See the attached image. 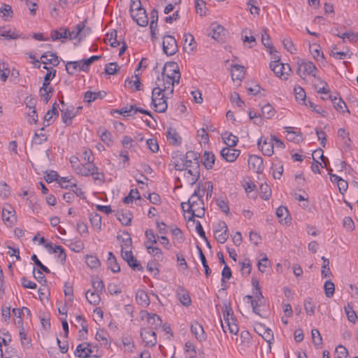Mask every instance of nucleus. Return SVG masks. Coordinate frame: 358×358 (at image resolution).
Here are the masks:
<instances>
[{
	"instance_id": "49530a36",
	"label": "nucleus",
	"mask_w": 358,
	"mask_h": 358,
	"mask_svg": "<svg viewBox=\"0 0 358 358\" xmlns=\"http://www.w3.org/2000/svg\"><path fill=\"white\" fill-rule=\"evenodd\" d=\"M86 263L91 268H97L100 266L99 259L93 255H87L86 257Z\"/></svg>"
},
{
	"instance_id": "cd10ccee",
	"label": "nucleus",
	"mask_w": 358,
	"mask_h": 358,
	"mask_svg": "<svg viewBox=\"0 0 358 358\" xmlns=\"http://www.w3.org/2000/svg\"><path fill=\"white\" fill-rule=\"evenodd\" d=\"M203 164L207 169H211L215 164V157L213 152L205 151Z\"/></svg>"
},
{
	"instance_id": "680f3d73",
	"label": "nucleus",
	"mask_w": 358,
	"mask_h": 358,
	"mask_svg": "<svg viewBox=\"0 0 358 358\" xmlns=\"http://www.w3.org/2000/svg\"><path fill=\"white\" fill-rule=\"evenodd\" d=\"M230 100L233 103H236L238 106L240 108H243L245 104L244 101L241 100L239 94L236 92L231 94Z\"/></svg>"
},
{
	"instance_id": "052dcab7",
	"label": "nucleus",
	"mask_w": 358,
	"mask_h": 358,
	"mask_svg": "<svg viewBox=\"0 0 358 358\" xmlns=\"http://www.w3.org/2000/svg\"><path fill=\"white\" fill-rule=\"evenodd\" d=\"M343 225L350 231H352L355 228V223L350 217H345L343 218Z\"/></svg>"
},
{
	"instance_id": "de8ad7c7",
	"label": "nucleus",
	"mask_w": 358,
	"mask_h": 358,
	"mask_svg": "<svg viewBox=\"0 0 358 358\" xmlns=\"http://www.w3.org/2000/svg\"><path fill=\"white\" fill-rule=\"evenodd\" d=\"M197 249L199 251V257H200L202 265L205 269L206 275L208 277L210 275V273H211V270L210 269V268L207 264L206 257H205L201 248L199 246H197Z\"/></svg>"
},
{
	"instance_id": "c03bdc74",
	"label": "nucleus",
	"mask_w": 358,
	"mask_h": 358,
	"mask_svg": "<svg viewBox=\"0 0 358 358\" xmlns=\"http://www.w3.org/2000/svg\"><path fill=\"white\" fill-rule=\"evenodd\" d=\"M56 75V70H53L52 71H50L46 73L44 78V82L43 83V86L40 89V92L45 91L48 86L50 85V81L53 79V78Z\"/></svg>"
},
{
	"instance_id": "423d86ee",
	"label": "nucleus",
	"mask_w": 358,
	"mask_h": 358,
	"mask_svg": "<svg viewBox=\"0 0 358 358\" xmlns=\"http://www.w3.org/2000/svg\"><path fill=\"white\" fill-rule=\"evenodd\" d=\"M184 176L189 184H194L200 176V164L193 162V164L185 166Z\"/></svg>"
},
{
	"instance_id": "4d7b16f0",
	"label": "nucleus",
	"mask_w": 358,
	"mask_h": 358,
	"mask_svg": "<svg viewBox=\"0 0 358 358\" xmlns=\"http://www.w3.org/2000/svg\"><path fill=\"white\" fill-rule=\"evenodd\" d=\"M9 73V70L7 68V64L4 62H0V78L3 82L7 80Z\"/></svg>"
},
{
	"instance_id": "ea45409f",
	"label": "nucleus",
	"mask_w": 358,
	"mask_h": 358,
	"mask_svg": "<svg viewBox=\"0 0 358 358\" xmlns=\"http://www.w3.org/2000/svg\"><path fill=\"white\" fill-rule=\"evenodd\" d=\"M295 97L297 101H302L303 104L308 105L306 102V92L300 86H296L294 87Z\"/></svg>"
},
{
	"instance_id": "8fccbe9b",
	"label": "nucleus",
	"mask_w": 358,
	"mask_h": 358,
	"mask_svg": "<svg viewBox=\"0 0 358 358\" xmlns=\"http://www.w3.org/2000/svg\"><path fill=\"white\" fill-rule=\"evenodd\" d=\"M345 311L346 313L348 320L351 322L355 323L357 316L356 313L353 310L352 307L350 304H348V306L345 307Z\"/></svg>"
},
{
	"instance_id": "4be33fe9",
	"label": "nucleus",
	"mask_w": 358,
	"mask_h": 358,
	"mask_svg": "<svg viewBox=\"0 0 358 358\" xmlns=\"http://www.w3.org/2000/svg\"><path fill=\"white\" fill-rule=\"evenodd\" d=\"M329 98L332 101L334 106L337 111H346L350 113V110L348 109L346 103L341 98H339L338 99L336 97L332 98L331 95H329Z\"/></svg>"
},
{
	"instance_id": "7c9ffc66",
	"label": "nucleus",
	"mask_w": 358,
	"mask_h": 358,
	"mask_svg": "<svg viewBox=\"0 0 358 358\" xmlns=\"http://www.w3.org/2000/svg\"><path fill=\"white\" fill-rule=\"evenodd\" d=\"M45 248L49 251L52 252L53 253H56L58 251L59 252V257L61 258L62 261H65L66 259V254L64 252V250L59 245H55L53 247L51 243H46L45 244Z\"/></svg>"
},
{
	"instance_id": "ddd939ff",
	"label": "nucleus",
	"mask_w": 358,
	"mask_h": 358,
	"mask_svg": "<svg viewBox=\"0 0 358 358\" xmlns=\"http://www.w3.org/2000/svg\"><path fill=\"white\" fill-rule=\"evenodd\" d=\"M133 20L141 27H145L148 24V18L144 8L136 10V12L130 13Z\"/></svg>"
},
{
	"instance_id": "09e8293b",
	"label": "nucleus",
	"mask_w": 358,
	"mask_h": 358,
	"mask_svg": "<svg viewBox=\"0 0 358 358\" xmlns=\"http://www.w3.org/2000/svg\"><path fill=\"white\" fill-rule=\"evenodd\" d=\"M92 286L94 289V291L97 292H103L105 290V287L103 282L98 277H96L92 279Z\"/></svg>"
},
{
	"instance_id": "2f4dec72",
	"label": "nucleus",
	"mask_w": 358,
	"mask_h": 358,
	"mask_svg": "<svg viewBox=\"0 0 358 358\" xmlns=\"http://www.w3.org/2000/svg\"><path fill=\"white\" fill-rule=\"evenodd\" d=\"M166 136L173 145H179L181 143V138L175 129H169Z\"/></svg>"
},
{
	"instance_id": "69168bd1",
	"label": "nucleus",
	"mask_w": 358,
	"mask_h": 358,
	"mask_svg": "<svg viewBox=\"0 0 358 358\" xmlns=\"http://www.w3.org/2000/svg\"><path fill=\"white\" fill-rule=\"evenodd\" d=\"M228 328L229 331L232 334H236L238 331V325L234 322L233 317H231V321L225 322Z\"/></svg>"
},
{
	"instance_id": "4468645a",
	"label": "nucleus",
	"mask_w": 358,
	"mask_h": 358,
	"mask_svg": "<svg viewBox=\"0 0 358 358\" xmlns=\"http://www.w3.org/2000/svg\"><path fill=\"white\" fill-rule=\"evenodd\" d=\"M96 171H98V167L94 166L93 164L87 163L85 165L78 164L76 171L80 175L88 176L94 175V173Z\"/></svg>"
},
{
	"instance_id": "393cba45",
	"label": "nucleus",
	"mask_w": 358,
	"mask_h": 358,
	"mask_svg": "<svg viewBox=\"0 0 358 358\" xmlns=\"http://www.w3.org/2000/svg\"><path fill=\"white\" fill-rule=\"evenodd\" d=\"M184 49L189 52L194 50L195 48L194 38L191 34H185L184 36Z\"/></svg>"
},
{
	"instance_id": "338daca9",
	"label": "nucleus",
	"mask_w": 358,
	"mask_h": 358,
	"mask_svg": "<svg viewBox=\"0 0 358 358\" xmlns=\"http://www.w3.org/2000/svg\"><path fill=\"white\" fill-rule=\"evenodd\" d=\"M124 350L131 352L134 348V343L129 338H124L122 340Z\"/></svg>"
},
{
	"instance_id": "412c9836",
	"label": "nucleus",
	"mask_w": 358,
	"mask_h": 358,
	"mask_svg": "<svg viewBox=\"0 0 358 358\" xmlns=\"http://www.w3.org/2000/svg\"><path fill=\"white\" fill-rule=\"evenodd\" d=\"M106 95V93L104 91H100L97 92L87 91L84 94V101H87V103H91L97 99L103 98Z\"/></svg>"
},
{
	"instance_id": "9b49d317",
	"label": "nucleus",
	"mask_w": 358,
	"mask_h": 358,
	"mask_svg": "<svg viewBox=\"0 0 358 358\" xmlns=\"http://www.w3.org/2000/svg\"><path fill=\"white\" fill-rule=\"evenodd\" d=\"M248 166L254 172L261 173L264 169L263 159L257 155H250L248 158Z\"/></svg>"
},
{
	"instance_id": "f704fd0d",
	"label": "nucleus",
	"mask_w": 358,
	"mask_h": 358,
	"mask_svg": "<svg viewBox=\"0 0 358 358\" xmlns=\"http://www.w3.org/2000/svg\"><path fill=\"white\" fill-rule=\"evenodd\" d=\"M106 42L108 43L112 47H117L120 42L117 40V31L113 30L108 33L105 38Z\"/></svg>"
},
{
	"instance_id": "473e14b6",
	"label": "nucleus",
	"mask_w": 358,
	"mask_h": 358,
	"mask_svg": "<svg viewBox=\"0 0 358 358\" xmlns=\"http://www.w3.org/2000/svg\"><path fill=\"white\" fill-rule=\"evenodd\" d=\"M99 293L100 292H97L96 291H87L85 294V296L90 304L95 306L97 305L101 301Z\"/></svg>"
},
{
	"instance_id": "bb28decb",
	"label": "nucleus",
	"mask_w": 358,
	"mask_h": 358,
	"mask_svg": "<svg viewBox=\"0 0 358 358\" xmlns=\"http://www.w3.org/2000/svg\"><path fill=\"white\" fill-rule=\"evenodd\" d=\"M244 67L241 65H234L231 69V78L234 80H241L244 78Z\"/></svg>"
},
{
	"instance_id": "e2e57ef3",
	"label": "nucleus",
	"mask_w": 358,
	"mask_h": 358,
	"mask_svg": "<svg viewBox=\"0 0 358 358\" xmlns=\"http://www.w3.org/2000/svg\"><path fill=\"white\" fill-rule=\"evenodd\" d=\"M283 45L285 48L287 49L288 52H289L291 54H294L296 52V48L293 45L292 41L290 40V38H285L282 41Z\"/></svg>"
},
{
	"instance_id": "6e6d98bb",
	"label": "nucleus",
	"mask_w": 358,
	"mask_h": 358,
	"mask_svg": "<svg viewBox=\"0 0 358 358\" xmlns=\"http://www.w3.org/2000/svg\"><path fill=\"white\" fill-rule=\"evenodd\" d=\"M335 353L336 354V358H347L348 356L347 348L342 345H339L336 348Z\"/></svg>"
},
{
	"instance_id": "e433bc0d",
	"label": "nucleus",
	"mask_w": 358,
	"mask_h": 358,
	"mask_svg": "<svg viewBox=\"0 0 358 358\" xmlns=\"http://www.w3.org/2000/svg\"><path fill=\"white\" fill-rule=\"evenodd\" d=\"M98 134H99L101 141L105 143L107 145H109L110 143H112V135L106 129L103 128H99L97 131Z\"/></svg>"
},
{
	"instance_id": "774afa93",
	"label": "nucleus",
	"mask_w": 358,
	"mask_h": 358,
	"mask_svg": "<svg viewBox=\"0 0 358 358\" xmlns=\"http://www.w3.org/2000/svg\"><path fill=\"white\" fill-rule=\"evenodd\" d=\"M108 264L113 272L117 273L120 271V267L117 263L115 257L108 258Z\"/></svg>"
},
{
	"instance_id": "dca6fc26",
	"label": "nucleus",
	"mask_w": 358,
	"mask_h": 358,
	"mask_svg": "<svg viewBox=\"0 0 358 358\" xmlns=\"http://www.w3.org/2000/svg\"><path fill=\"white\" fill-rule=\"evenodd\" d=\"M41 62L44 64H52L56 66L59 64V61L55 53L52 52H46L41 57Z\"/></svg>"
},
{
	"instance_id": "7ed1b4c3",
	"label": "nucleus",
	"mask_w": 358,
	"mask_h": 358,
	"mask_svg": "<svg viewBox=\"0 0 358 358\" xmlns=\"http://www.w3.org/2000/svg\"><path fill=\"white\" fill-rule=\"evenodd\" d=\"M180 78V73L177 63L168 62L164 65L161 76L157 77L155 83L159 81L167 88L174 90V85L179 83Z\"/></svg>"
},
{
	"instance_id": "a878e982",
	"label": "nucleus",
	"mask_w": 358,
	"mask_h": 358,
	"mask_svg": "<svg viewBox=\"0 0 358 358\" xmlns=\"http://www.w3.org/2000/svg\"><path fill=\"white\" fill-rule=\"evenodd\" d=\"M136 301L143 307H146L150 304V299L146 292L142 289H139L136 295Z\"/></svg>"
},
{
	"instance_id": "603ef678",
	"label": "nucleus",
	"mask_w": 358,
	"mask_h": 358,
	"mask_svg": "<svg viewBox=\"0 0 358 358\" xmlns=\"http://www.w3.org/2000/svg\"><path fill=\"white\" fill-rule=\"evenodd\" d=\"M324 288L325 294L327 297H331L334 295L335 286L331 280H327L325 282Z\"/></svg>"
},
{
	"instance_id": "f3484780",
	"label": "nucleus",
	"mask_w": 358,
	"mask_h": 358,
	"mask_svg": "<svg viewBox=\"0 0 358 358\" xmlns=\"http://www.w3.org/2000/svg\"><path fill=\"white\" fill-rule=\"evenodd\" d=\"M191 331L199 341L205 340L206 337L203 328L198 322H194L192 324Z\"/></svg>"
},
{
	"instance_id": "58836bf2",
	"label": "nucleus",
	"mask_w": 358,
	"mask_h": 358,
	"mask_svg": "<svg viewBox=\"0 0 358 358\" xmlns=\"http://www.w3.org/2000/svg\"><path fill=\"white\" fill-rule=\"evenodd\" d=\"M282 63H279V61H273L270 63V68L275 75L278 77L282 78Z\"/></svg>"
},
{
	"instance_id": "a211bd4d",
	"label": "nucleus",
	"mask_w": 358,
	"mask_h": 358,
	"mask_svg": "<svg viewBox=\"0 0 358 358\" xmlns=\"http://www.w3.org/2000/svg\"><path fill=\"white\" fill-rule=\"evenodd\" d=\"M286 132L287 133V140L294 143H299L302 141V134L300 132H296L294 130L293 127H285Z\"/></svg>"
},
{
	"instance_id": "72a5a7b5",
	"label": "nucleus",
	"mask_w": 358,
	"mask_h": 358,
	"mask_svg": "<svg viewBox=\"0 0 358 358\" xmlns=\"http://www.w3.org/2000/svg\"><path fill=\"white\" fill-rule=\"evenodd\" d=\"M275 114L274 108L270 104L266 103L262 107V115L266 119L272 118Z\"/></svg>"
},
{
	"instance_id": "5701e85b",
	"label": "nucleus",
	"mask_w": 358,
	"mask_h": 358,
	"mask_svg": "<svg viewBox=\"0 0 358 358\" xmlns=\"http://www.w3.org/2000/svg\"><path fill=\"white\" fill-rule=\"evenodd\" d=\"M222 138L227 147L234 148L236 145L238 138L236 136L229 132H224L222 134Z\"/></svg>"
},
{
	"instance_id": "a18cd8bd",
	"label": "nucleus",
	"mask_w": 358,
	"mask_h": 358,
	"mask_svg": "<svg viewBox=\"0 0 358 358\" xmlns=\"http://www.w3.org/2000/svg\"><path fill=\"white\" fill-rule=\"evenodd\" d=\"M260 194L261 197L264 200H268L270 198L271 195V189L266 183H264L260 185Z\"/></svg>"
},
{
	"instance_id": "1a4fd4ad",
	"label": "nucleus",
	"mask_w": 358,
	"mask_h": 358,
	"mask_svg": "<svg viewBox=\"0 0 358 358\" xmlns=\"http://www.w3.org/2000/svg\"><path fill=\"white\" fill-rule=\"evenodd\" d=\"M258 147L263 154L266 156H271L273 154V141L271 139L260 138L258 141Z\"/></svg>"
},
{
	"instance_id": "2eb2a0df",
	"label": "nucleus",
	"mask_w": 358,
	"mask_h": 358,
	"mask_svg": "<svg viewBox=\"0 0 358 358\" xmlns=\"http://www.w3.org/2000/svg\"><path fill=\"white\" fill-rule=\"evenodd\" d=\"M124 260H125L128 265L133 268L134 270L142 271L143 267L140 264V263L137 261V259L134 257L132 252L129 253L128 252H125V254L122 256Z\"/></svg>"
},
{
	"instance_id": "4c0bfd02",
	"label": "nucleus",
	"mask_w": 358,
	"mask_h": 358,
	"mask_svg": "<svg viewBox=\"0 0 358 358\" xmlns=\"http://www.w3.org/2000/svg\"><path fill=\"white\" fill-rule=\"evenodd\" d=\"M322 271L321 274L323 278H327L331 275V272L329 268V259L326 258L325 257H322Z\"/></svg>"
},
{
	"instance_id": "0eeeda50",
	"label": "nucleus",
	"mask_w": 358,
	"mask_h": 358,
	"mask_svg": "<svg viewBox=\"0 0 358 358\" xmlns=\"http://www.w3.org/2000/svg\"><path fill=\"white\" fill-rule=\"evenodd\" d=\"M163 51L167 55H173L178 51V45L175 38L167 35L163 38Z\"/></svg>"
},
{
	"instance_id": "20e7f679",
	"label": "nucleus",
	"mask_w": 358,
	"mask_h": 358,
	"mask_svg": "<svg viewBox=\"0 0 358 358\" xmlns=\"http://www.w3.org/2000/svg\"><path fill=\"white\" fill-rule=\"evenodd\" d=\"M101 57V56L94 55L88 59H84L80 61L68 62L66 64V70L67 73L71 75L73 74L77 69L87 71L92 62L99 60Z\"/></svg>"
},
{
	"instance_id": "0e129e2a",
	"label": "nucleus",
	"mask_w": 358,
	"mask_h": 358,
	"mask_svg": "<svg viewBox=\"0 0 358 358\" xmlns=\"http://www.w3.org/2000/svg\"><path fill=\"white\" fill-rule=\"evenodd\" d=\"M119 67L117 63H110L107 64L105 67V72L109 75H113L117 73Z\"/></svg>"
},
{
	"instance_id": "79ce46f5",
	"label": "nucleus",
	"mask_w": 358,
	"mask_h": 358,
	"mask_svg": "<svg viewBox=\"0 0 358 358\" xmlns=\"http://www.w3.org/2000/svg\"><path fill=\"white\" fill-rule=\"evenodd\" d=\"M141 196L137 189H131L128 196L124 198V203L129 204L133 202L134 199H139Z\"/></svg>"
},
{
	"instance_id": "a19ab883",
	"label": "nucleus",
	"mask_w": 358,
	"mask_h": 358,
	"mask_svg": "<svg viewBox=\"0 0 358 358\" xmlns=\"http://www.w3.org/2000/svg\"><path fill=\"white\" fill-rule=\"evenodd\" d=\"M131 243H132L131 238L127 234V237L122 240V242L121 244L122 256H123V255L125 254V252H128L129 253L132 252H131Z\"/></svg>"
},
{
	"instance_id": "f03ea898",
	"label": "nucleus",
	"mask_w": 358,
	"mask_h": 358,
	"mask_svg": "<svg viewBox=\"0 0 358 358\" xmlns=\"http://www.w3.org/2000/svg\"><path fill=\"white\" fill-rule=\"evenodd\" d=\"M201 187L191 196L187 202H182L181 207L184 212H187L191 215L187 218L188 221L194 220V217H202L205 214L204 203L200 194Z\"/></svg>"
},
{
	"instance_id": "bf43d9fd",
	"label": "nucleus",
	"mask_w": 358,
	"mask_h": 358,
	"mask_svg": "<svg viewBox=\"0 0 358 358\" xmlns=\"http://www.w3.org/2000/svg\"><path fill=\"white\" fill-rule=\"evenodd\" d=\"M148 251L150 254L152 255L154 257H157V259H162V250L157 248L154 246L148 247Z\"/></svg>"
},
{
	"instance_id": "c756f323",
	"label": "nucleus",
	"mask_w": 358,
	"mask_h": 358,
	"mask_svg": "<svg viewBox=\"0 0 358 358\" xmlns=\"http://www.w3.org/2000/svg\"><path fill=\"white\" fill-rule=\"evenodd\" d=\"M338 136L341 138L345 148L348 150L351 148V139L350 138V133L346 131L345 129L341 128L338 131Z\"/></svg>"
},
{
	"instance_id": "5fc2aeb1",
	"label": "nucleus",
	"mask_w": 358,
	"mask_h": 358,
	"mask_svg": "<svg viewBox=\"0 0 358 358\" xmlns=\"http://www.w3.org/2000/svg\"><path fill=\"white\" fill-rule=\"evenodd\" d=\"M288 210L285 206H280L276 210V215L279 219L280 222H282L283 220H286L288 215Z\"/></svg>"
},
{
	"instance_id": "864d4df0",
	"label": "nucleus",
	"mask_w": 358,
	"mask_h": 358,
	"mask_svg": "<svg viewBox=\"0 0 358 358\" xmlns=\"http://www.w3.org/2000/svg\"><path fill=\"white\" fill-rule=\"evenodd\" d=\"M90 222L92 226L97 229H100L101 227V217L98 213L91 214L90 215Z\"/></svg>"
},
{
	"instance_id": "6ab92c4d",
	"label": "nucleus",
	"mask_w": 358,
	"mask_h": 358,
	"mask_svg": "<svg viewBox=\"0 0 358 358\" xmlns=\"http://www.w3.org/2000/svg\"><path fill=\"white\" fill-rule=\"evenodd\" d=\"M178 297L181 303L185 306H189L191 304V299L188 292L182 287H179L177 291Z\"/></svg>"
},
{
	"instance_id": "6e6552de",
	"label": "nucleus",
	"mask_w": 358,
	"mask_h": 358,
	"mask_svg": "<svg viewBox=\"0 0 358 358\" xmlns=\"http://www.w3.org/2000/svg\"><path fill=\"white\" fill-rule=\"evenodd\" d=\"M141 337L147 346L153 347L157 343L156 334L152 328L142 329L141 331Z\"/></svg>"
},
{
	"instance_id": "c9c22d12",
	"label": "nucleus",
	"mask_w": 358,
	"mask_h": 358,
	"mask_svg": "<svg viewBox=\"0 0 358 358\" xmlns=\"http://www.w3.org/2000/svg\"><path fill=\"white\" fill-rule=\"evenodd\" d=\"M311 336L313 338V343H314L317 349H320L322 345V338L320 331L317 329H312Z\"/></svg>"
},
{
	"instance_id": "f257e3e1",
	"label": "nucleus",
	"mask_w": 358,
	"mask_h": 358,
	"mask_svg": "<svg viewBox=\"0 0 358 358\" xmlns=\"http://www.w3.org/2000/svg\"><path fill=\"white\" fill-rule=\"evenodd\" d=\"M161 82L155 83V87L152 91V104L155 110L157 113H164L168 107L166 100L172 97L173 89L167 88Z\"/></svg>"
},
{
	"instance_id": "b1692460",
	"label": "nucleus",
	"mask_w": 358,
	"mask_h": 358,
	"mask_svg": "<svg viewBox=\"0 0 358 358\" xmlns=\"http://www.w3.org/2000/svg\"><path fill=\"white\" fill-rule=\"evenodd\" d=\"M69 29L66 28H60L59 30L54 29L50 32V37L52 41H57L62 38H68Z\"/></svg>"
},
{
	"instance_id": "f8f14e48",
	"label": "nucleus",
	"mask_w": 358,
	"mask_h": 358,
	"mask_svg": "<svg viewBox=\"0 0 358 358\" xmlns=\"http://www.w3.org/2000/svg\"><path fill=\"white\" fill-rule=\"evenodd\" d=\"M241 151L234 148L226 147L222 149L220 155L228 162H234L239 156Z\"/></svg>"
},
{
	"instance_id": "3c124183",
	"label": "nucleus",
	"mask_w": 358,
	"mask_h": 358,
	"mask_svg": "<svg viewBox=\"0 0 358 358\" xmlns=\"http://www.w3.org/2000/svg\"><path fill=\"white\" fill-rule=\"evenodd\" d=\"M304 308L306 313L309 315H313L315 314V306L313 304V299L311 298H307L304 301Z\"/></svg>"
},
{
	"instance_id": "13d9d810",
	"label": "nucleus",
	"mask_w": 358,
	"mask_h": 358,
	"mask_svg": "<svg viewBox=\"0 0 358 358\" xmlns=\"http://www.w3.org/2000/svg\"><path fill=\"white\" fill-rule=\"evenodd\" d=\"M224 306L225 310L223 314V317H224L225 322H227V321H231V318H229V316H231V317H232L233 310H232L229 303H227L225 302V303H224Z\"/></svg>"
},
{
	"instance_id": "39448f33",
	"label": "nucleus",
	"mask_w": 358,
	"mask_h": 358,
	"mask_svg": "<svg viewBox=\"0 0 358 358\" xmlns=\"http://www.w3.org/2000/svg\"><path fill=\"white\" fill-rule=\"evenodd\" d=\"M297 73L302 78L309 75L315 77V73L317 71L315 65L312 62L306 61L303 59H299L297 61Z\"/></svg>"
},
{
	"instance_id": "37998d69",
	"label": "nucleus",
	"mask_w": 358,
	"mask_h": 358,
	"mask_svg": "<svg viewBox=\"0 0 358 358\" xmlns=\"http://www.w3.org/2000/svg\"><path fill=\"white\" fill-rule=\"evenodd\" d=\"M84 27H85L84 24L81 22V23H79L78 24H77L75 30H73L71 31H70L69 30V33H67L68 38L69 40H72V39H74V38H76L77 37H78V36L80 35V34L81 33V31L84 29Z\"/></svg>"
},
{
	"instance_id": "aec40b11",
	"label": "nucleus",
	"mask_w": 358,
	"mask_h": 358,
	"mask_svg": "<svg viewBox=\"0 0 358 358\" xmlns=\"http://www.w3.org/2000/svg\"><path fill=\"white\" fill-rule=\"evenodd\" d=\"M78 356L80 357H88L92 353V350L90 348V344L88 343H84L80 344L77 347Z\"/></svg>"
},
{
	"instance_id": "9d476101",
	"label": "nucleus",
	"mask_w": 358,
	"mask_h": 358,
	"mask_svg": "<svg viewBox=\"0 0 358 358\" xmlns=\"http://www.w3.org/2000/svg\"><path fill=\"white\" fill-rule=\"evenodd\" d=\"M215 237L217 242L224 243L228 237V228L225 222H221L218 224V229L215 231Z\"/></svg>"
},
{
	"instance_id": "c85d7f7f",
	"label": "nucleus",
	"mask_w": 358,
	"mask_h": 358,
	"mask_svg": "<svg viewBox=\"0 0 358 358\" xmlns=\"http://www.w3.org/2000/svg\"><path fill=\"white\" fill-rule=\"evenodd\" d=\"M117 217L123 225L128 226L131 224L132 215L129 211H118Z\"/></svg>"
}]
</instances>
